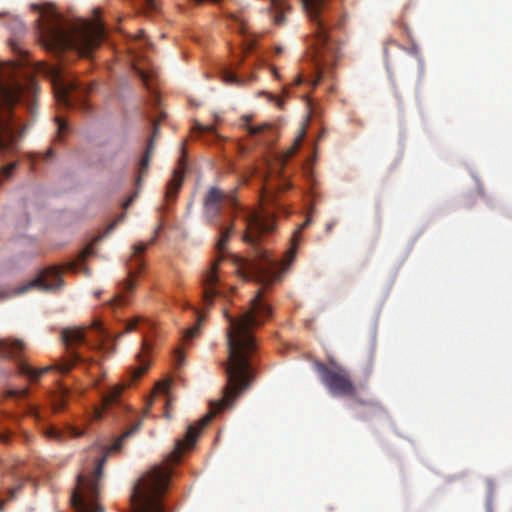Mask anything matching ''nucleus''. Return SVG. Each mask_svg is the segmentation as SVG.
I'll return each instance as SVG.
<instances>
[{"instance_id":"f257e3e1","label":"nucleus","mask_w":512,"mask_h":512,"mask_svg":"<svg viewBox=\"0 0 512 512\" xmlns=\"http://www.w3.org/2000/svg\"><path fill=\"white\" fill-rule=\"evenodd\" d=\"M224 315L229 326L226 331L228 360L224 363L227 383L223 397L211 404L212 411L199 421L198 426L190 425L187 428L185 438L176 442L174 450L167 457L170 464L180 461L182 451L194 446L200 430L211 422L216 413L232 407L235 399L250 387L253 380L252 358L258 348L254 330L272 315L271 307L263 299V289L257 291L250 300L249 308L239 317L231 316L227 310H224Z\"/></svg>"},{"instance_id":"f03ea898","label":"nucleus","mask_w":512,"mask_h":512,"mask_svg":"<svg viewBox=\"0 0 512 512\" xmlns=\"http://www.w3.org/2000/svg\"><path fill=\"white\" fill-rule=\"evenodd\" d=\"M308 217L294 232L291 238V247L286 251L282 262L272 258L268 250L262 247L260 237L275 228L274 216L266 211H250L245 216L246 230L243 241L253 249V258L243 260L240 273L244 280H253L263 286L270 285L280 278L281 268H287L294 260L301 231L311 224Z\"/></svg>"},{"instance_id":"7ed1b4c3","label":"nucleus","mask_w":512,"mask_h":512,"mask_svg":"<svg viewBox=\"0 0 512 512\" xmlns=\"http://www.w3.org/2000/svg\"><path fill=\"white\" fill-rule=\"evenodd\" d=\"M37 83L27 78L21 83L17 76V65L14 62L0 61V154L14 153L17 141L23 136L25 127H20L12 109L21 101L26 102L27 110L34 114L37 94Z\"/></svg>"},{"instance_id":"20e7f679","label":"nucleus","mask_w":512,"mask_h":512,"mask_svg":"<svg viewBox=\"0 0 512 512\" xmlns=\"http://www.w3.org/2000/svg\"><path fill=\"white\" fill-rule=\"evenodd\" d=\"M105 39V28L99 21L82 20L71 28L64 27L53 15L51 23L41 25V41L44 48L58 57L66 52L77 56L90 57Z\"/></svg>"},{"instance_id":"39448f33","label":"nucleus","mask_w":512,"mask_h":512,"mask_svg":"<svg viewBox=\"0 0 512 512\" xmlns=\"http://www.w3.org/2000/svg\"><path fill=\"white\" fill-rule=\"evenodd\" d=\"M326 0H305L304 8L314 24L309 40L312 60L315 65V78L310 84L315 87L322 79L330 77L340 58V48L330 35V31L342 25V19L333 21L326 13Z\"/></svg>"},{"instance_id":"423d86ee","label":"nucleus","mask_w":512,"mask_h":512,"mask_svg":"<svg viewBox=\"0 0 512 512\" xmlns=\"http://www.w3.org/2000/svg\"><path fill=\"white\" fill-rule=\"evenodd\" d=\"M142 426V420L135 422L111 445L104 449L103 456L97 460L94 470L89 474L77 476L76 487L71 494V504L75 512H103L99 504L100 485L99 481L103 474V466L113 452L122 447L124 440L135 434Z\"/></svg>"},{"instance_id":"0eeeda50","label":"nucleus","mask_w":512,"mask_h":512,"mask_svg":"<svg viewBox=\"0 0 512 512\" xmlns=\"http://www.w3.org/2000/svg\"><path fill=\"white\" fill-rule=\"evenodd\" d=\"M169 467L155 466L134 485L130 496V512H164L162 496L168 488Z\"/></svg>"},{"instance_id":"6e6552de","label":"nucleus","mask_w":512,"mask_h":512,"mask_svg":"<svg viewBox=\"0 0 512 512\" xmlns=\"http://www.w3.org/2000/svg\"><path fill=\"white\" fill-rule=\"evenodd\" d=\"M108 336L109 334L100 320H94L90 327L82 326L63 329L61 331V340L65 347L71 350V353L69 359L59 366V370L66 373L76 365L88 369L89 365L96 364L93 360L83 358L73 349L82 344L87 345L90 349H103V342Z\"/></svg>"},{"instance_id":"1a4fd4ad","label":"nucleus","mask_w":512,"mask_h":512,"mask_svg":"<svg viewBox=\"0 0 512 512\" xmlns=\"http://www.w3.org/2000/svg\"><path fill=\"white\" fill-rule=\"evenodd\" d=\"M50 77L54 95L58 104L66 108H79L88 112L90 105L84 99L90 87L82 85L62 64L49 66L45 71Z\"/></svg>"},{"instance_id":"9d476101","label":"nucleus","mask_w":512,"mask_h":512,"mask_svg":"<svg viewBox=\"0 0 512 512\" xmlns=\"http://www.w3.org/2000/svg\"><path fill=\"white\" fill-rule=\"evenodd\" d=\"M315 368L329 393L335 397H351L357 394V388L350 373L343 367H328L322 362H315Z\"/></svg>"},{"instance_id":"9b49d317","label":"nucleus","mask_w":512,"mask_h":512,"mask_svg":"<svg viewBox=\"0 0 512 512\" xmlns=\"http://www.w3.org/2000/svg\"><path fill=\"white\" fill-rule=\"evenodd\" d=\"M204 214L208 221L217 224L219 217L226 213V210H235L237 207V199L235 191L228 193L223 192L219 188L210 187L203 200Z\"/></svg>"},{"instance_id":"f8f14e48","label":"nucleus","mask_w":512,"mask_h":512,"mask_svg":"<svg viewBox=\"0 0 512 512\" xmlns=\"http://www.w3.org/2000/svg\"><path fill=\"white\" fill-rule=\"evenodd\" d=\"M160 227H158L155 231L157 234ZM156 239V235H154L149 243L138 242L133 246V251L130 259L127 262L128 267V278L123 283V294L117 295L113 300V305L122 306L126 304L125 295L126 293L131 294L135 289V278L137 275L143 270L144 262L141 258L143 253L146 251L147 247L152 244Z\"/></svg>"},{"instance_id":"ddd939ff","label":"nucleus","mask_w":512,"mask_h":512,"mask_svg":"<svg viewBox=\"0 0 512 512\" xmlns=\"http://www.w3.org/2000/svg\"><path fill=\"white\" fill-rule=\"evenodd\" d=\"M164 116L165 115H162L159 117V119H154L152 121V134H151L150 138L148 139L146 150H145L143 157L139 163L138 175H137L136 181H135L136 189L132 193V195L123 203V208L125 210L134 202V200L138 197V195L140 193L143 178L147 174L150 159L154 152L156 141L160 135V129H159L160 122L162 121Z\"/></svg>"},{"instance_id":"4468645a","label":"nucleus","mask_w":512,"mask_h":512,"mask_svg":"<svg viewBox=\"0 0 512 512\" xmlns=\"http://www.w3.org/2000/svg\"><path fill=\"white\" fill-rule=\"evenodd\" d=\"M63 286L61 270L57 267H48L40 271L37 277L28 283L18 287L16 294H23L31 289L51 292L60 289Z\"/></svg>"},{"instance_id":"2eb2a0df","label":"nucleus","mask_w":512,"mask_h":512,"mask_svg":"<svg viewBox=\"0 0 512 512\" xmlns=\"http://www.w3.org/2000/svg\"><path fill=\"white\" fill-rule=\"evenodd\" d=\"M224 259L223 255H219L215 261H213L210 267L203 273L201 284H202V303L206 309H209L214 302V299L220 295V290L217 288L220 284L218 266L219 263Z\"/></svg>"},{"instance_id":"dca6fc26","label":"nucleus","mask_w":512,"mask_h":512,"mask_svg":"<svg viewBox=\"0 0 512 512\" xmlns=\"http://www.w3.org/2000/svg\"><path fill=\"white\" fill-rule=\"evenodd\" d=\"M243 127L246 129L250 136H257L256 145L264 146L265 148H271L276 139L277 131L273 124L263 123L261 125H251V116L243 117Z\"/></svg>"},{"instance_id":"f3484780","label":"nucleus","mask_w":512,"mask_h":512,"mask_svg":"<svg viewBox=\"0 0 512 512\" xmlns=\"http://www.w3.org/2000/svg\"><path fill=\"white\" fill-rule=\"evenodd\" d=\"M185 171L186 162L184 157H181L178 161V167L173 171V176L166 186L165 197L167 200L176 198L177 193L182 186Z\"/></svg>"},{"instance_id":"a211bd4d","label":"nucleus","mask_w":512,"mask_h":512,"mask_svg":"<svg viewBox=\"0 0 512 512\" xmlns=\"http://www.w3.org/2000/svg\"><path fill=\"white\" fill-rule=\"evenodd\" d=\"M123 391V387L116 385L111 387L110 390L102 395V405L101 407L94 408V419H101L103 413L109 410L112 406L118 405L120 403V396Z\"/></svg>"},{"instance_id":"6ab92c4d","label":"nucleus","mask_w":512,"mask_h":512,"mask_svg":"<svg viewBox=\"0 0 512 512\" xmlns=\"http://www.w3.org/2000/svg\"><path fill=\"white\" fill-rule=\"evenodd\" d=\"M151 344L147 340H143L141 351L136 355L138 366L131 370V380L136 381L140 379L149 369V353Z\"/></svg>"},{"instance_id":"aec40b11","label":"nucleus","mask_w":512,"mask_h":512,"mask_svg":"<svg viewBox=\"0 0 512 512\" xmlns=\"http://www.w3.org/2000/svg\"><path fill=\"white\" fill-rule=\"evenodd\" d=\"M273 23L276 26H283L287 23V15L291 11V6L286 0H269Z\"/></svg>"},{"instance_id":"412c9836","label":"nucleus","mask_w":512,"mask_h":512,"mask_svg":"<svg viewBox=\"0 0 512 512\" xmlns=\"http://www.w3.org/2000/svg\"><path fill=\"white\" fill-rule=\"evenodd\" d=\"M66 434L72 438H79L82 437L85 434V432L72 425H67L65 431L56 429L55 427L52 426L47 427L44 430V435L47 438L54 439L56 441H62L65 438Z\"/></svg>"},{"instance_id":"4be33fe9","label":"nucleus","mask_w":512,"mask_h":512,"mask_svg":"<svg viewBox=\"0 0 512 512\" xmlns=\"http://www.w3.org/2000/svg\"><path fill=\"white\" fill-rule=\"evenodd\" d=\"M25 345L21 340H0V353L10 358H18L24 351Z\"/></svg>"},{"instance_id":"5701e85b","label":"nucleus","mask_w":512,"mask_h":512,"mask_svg":"<svg viewBox=\"0 0 512 512\" xmlns=\"http://www.w3.org/2000/svg\"><path fill=\"white\" fill-rule=\"evenodd\" d=\"M305 128L302 127L299 131V134L295 137L294 139V142L293 144L290 146L289 149H287L286 151L282 152L280 155H279V161L281 163L282 166H284L286 164V162L293 156L295 155V153L299 150L303 140H304V137H305Z\"/></svg>"},{"instance_id":"b1692460","label":"nucleus","mask_w":512,"mask_h":512,"mask_svg":"<svg viewBox=\"0 0 512 512\" xmlns=\"http://www.w3.org/2000/svg\"><path fill=\"white\" fill-rule=\"evenodd\" d=\"M184 308L192 309L197 314L196 324L193 327L186 329L183 335L184 341H190L199 334L200 327L204 321V316L195 307L191 306L188 302L184 303Z\"/></svg>"},{"instance_id":"393cba45","label":"nucleus","mask_w":512,"mask_h":512,"mask_svg":"<svg viewBox=\"0 0 512 512\" xmlns=\"http://www.w3.org/2000/svg\"><path fill=\"white\" fill-rule=\"evenodd\" d=\"M49 370L50 367H44L41 369L33 368L22 360L18 363V372L21 375L29 377L31 380H37Z\"/></svg>"},{"instance_id":"a878e982","label":"nucleus","mask_w":512,"mask_h":512,"mask_svg":"<svg viewBox=\"0 0 512 512\" xmlns=\"http://www.w3.org/2000/svg\"><path fill=\"white\" fill-rule=\"evenodd\" d=\"M93 252L94 251H93L92 246L86 247L84 249V251L81 253V255L79 256L78 260L73 263H70L68 265V269L72 272H77L79 270H82L85 275H89L90 274L89 270L86 267L84 261H85L86 257H88L89 255H92Z\"/></svg>"},{"instance_id":"bb28decb","label":"nucleus","mask_w":512,"mask_h":512,"mask_svg":"<svg viewBox=\"0 0 512 512\" xmlns=\"http://www.w3.org/2000/svg\"><path fill=\"white\" fill-rule=\"evenodd\" d=\"M234 224L231 222L229 226H225L224 224L219 225L220 238L216 244V248L219 252L225 250L227 243L230 239V236L233 232Z\"/></svg>"},{"instance_id":"cd10ccee","label":"nucleus","mask_w":512,"mask_h":512,"mask_svg":"<svg viewBox=\"0 0 512 512\" xmlns=\"http://www.w3.org/2000/svg\"><path fill=\"white\" fill-rule=\"evenodd\" d=\"M135 5L138 6V10L143 13L154 12L158 9L156 0H135Z\"/></svg>"},{"instance_id":"c85d7f7f","label":"nucleus","mask_w":512,"mask_h":512,"mask_svg":"<svg viewBox=\"0 0 512 512\" xmlns=\"http://www.w3.org/2000/svg\"><path fill=\"white\" fill-rule=\"evenodd\" d=\"M17 166H18V162H12V163H9V164L3 166L0 169V185L2 184L4 179L11 178V176Z\"/></svg>"},{"instance_id":"c756f323","label":"nucleus","mask_w":512,"mask_h":512,"mask_svg":"<svg viewBox=\"0 0 512 512\" xmlns=\"http://www.w3.org/2000/svg\"><path fill=\"white\" fill-rule=\"evenodd\" d=\"M67 397H68V391L67 390L61 391V393L59 394L57 399H55L52 404L54 412H59L62 409H64V407L66 406Z\"/></svg>"},{"instance_id":"7c9ffc66","label":"nucleus","mask_w":512,"mask_h":512,"mask_svg":"<svg viewBox=\"0 0 512 512\" xmlns=\"http://www.w3.org/2000/svg\"><path fill=\"white\" fill-rule=\"evenodd\" d=\"M222 77H223V81L226 84L236 85V86H242L244 84V81L242 79H240L235 73L228 71V70L223 73Z\"/></svg>"},{"instance_id":"2f4dec72","label":"nucleus","mask_w":512,"mask_h":512,"mask_svg":"<svg viewBox=\"0 0 512 512\" xmlns=\"http://www.w3.org/2000/svg\"><path fill=\"white\" fill-rule=\"evenodd\" d=\"M56 122H57V136H56V140L57 141H61L62 140V135L69 131V126L60 117L56 118Z\"/></svg>"},{"instance_id":"473e14b6","label":"nucleus","mask_w":512,"mask_h":512,"mask_svg":"<svg viewBox=\"0 0 512 512\" xmlns=\"http://www.w3.org/2000/svg\"><path fill=\"white\" fill-rule=\"evenodd\" d=\"M28 394H29L28 388L19 389V390L12 389L7 392L8 397L17 398V399H24L28 396Z\"/></svg>"},{"instance_id":"72a5a7b5","label":"nucleus","mask_w":512,"mask_h":512,"mask_svg":"<svg viewBox=\"0 0 512 512\" xmlns=\"http://www.w3.org/2000/svg\"><path fill=\"white\" fill-rule=\"evenodd\" d=\"M25 411L28 415L35 418L37 421L41 420V415H40V412H39V409L37 406H35L33 404H27Z\"/></svg>"},{"instance_id":"f704fd0d","label":"nucleus","mask_w":512,"mask_h":512,"mask_svg":"<svg viewBox=\"0 0 512 512\" xmlns=\"http://www.w3.org/2000/svg\"><path fill=\"white\" fill-rule=\"evenodd\" d=\"M232 18L237 24V31L241 34L246 33V22L241 16L232 15Z\"/></svg>"},{"instance_id":"c9c22d12","label":"nucleus","mask_w":512,"mask_h":512,"mask_svg":"<svg viewBox=\"0 0 512 512\" xmlns=\"http://www.w3.org/2000/svg\"><path fill=\"white\" fill-rule=\"evenodd\" d=\"M124 218H125V213H122L121 215H119V217L116 220H114L111 224L108 225L103 236L110 234L115 229V227L120 222H122L124 220Z\"/></svg>"},{"instance_id":"e433bc0d","label":"nucleus","mask_w":512,"mask_h":512,"mask_svg":"<svg viewBox=\"0 0 512 512\" xmlns=\"http://www.w3.org/2000/svg\"><path fill=\"white\" fill-rule=\"evenodd\" d=\"M156 389L164 394H168L169 392V389H170V382L169 381H163V382H159L157 385H156Z\"/></svg>"},{"instance_id":"4c0bfd02","label":"nucleus","mask_w":512,"mask_h":512,"mask_svg":"<svg viewBox=\"0 0 512 512\" xmlns=\"http://www.w3.org/2000/svg\"><path fill=\"white\" fill-rule=\"evenodd\" d=\"M141 321V318H135L126 324L125 332H130L136 329L137 325Z\"/></svg>"},{"instance_id":"58836bf2","label":"nucleus","mask_w":512,"mask_h":512,"mask_svg":"<svg viewBox=\"0 0 512 512\" xmlns=\"http://www.w3.org/2000/svg\"><path fill=\"white\" fill-rule=\"evenodd\" d=\"M196 129L200 132V133H214L215 130H214V127L213 126H206V125H202L200 123H197L196 124Z\"/></svg>"},{"instance_id":"ea45409f","label":"nucleus","mask_w":512,"mask_h":512,"mask_svg":"<svg viewBox=\"0 0 512 512\" xmlns=\"http://www.w3.org/2000/svg\"><path fill=\"white\" fill-rule=\"evenodd\" d=\"M21 489V486H17V487H14V488H11L8 492V495H9V499L10 500H13L16 498L17 496V493L20 491Z\"/></svg>"},{"instance_id":"a19ab883","label":"nucleus","mask_w":512,"mask_h":512,"mask_svg":"<svg viewBox=\"0 0 512 512\" xmlns=\"http://www.w3.org/2000/svg\"><path fill=\"white\" fill-rule=\"evenodd\" d=\"M32 9H34L37 12H39L41 14V16H43V17H44V15L46 13L44 7L39 5V4H33L32 5Z\"/></svg>"},{"instance_id":"79ce46f5","label":"nucleus","mask_w":512,"mask_h":512,"mask_svg":"<svg viewBox=\"0 0 512 512\" xmlns=\"http://www.w3.org/2000/svg\"><path fill=\"white\" fill-rule=\"evenodd\" d=\"M137 73H138V76L141 78V80L143 81V83L145 85H147V82H148V77H147V74L142 71V70H137Z\"/></svg>"},{"instance_id":"37998d69","label":"nucleus","mask_w":512,"mask_h":512,"mask_svg":"<svg viewBox=\"0 0 512 512\" xmlns=\"http://www.w3.org/2000/svg\"><path fill=\"white\" fill-rule=\"evenodd\" d=\"M424 75V62L422 59H419V77L422 78Z\"/></svg>"},{"instance_id":"c03bdc74","label":"nucleus","mask_w":512,"mask_h":512,"mask_svg":"<svg viewBox=\"0 0 512 512\" xmlns=\"http://www.w3.org/2000/svg\"><path fill=\"white\" fill-rule=\"evenodd\" d=\"M334 226H335V222H329V223H327V224H326V227H325V231H326L327 233H330V232L333 230Z\"/></svg>"},{"instance_id":"a18cd8bd","label":"nucleus","mask_w":512,"mask_h":512,"mask_svg":"<svg viewBox=\"0 0 512 512\" xmlns=\"http://www.w3.org/2000/svg\"><path fill=\"white\" fill-rule=\"evenodd\" d=\"M165 403H166V406H169L170 404V400L168 398L165 399ZM165 415L167 418H170V414H169V410H168V407H166V412H165Z\"/></svg>"},{"instance_id":"49530a36","label":"nucleus","mask_w":512,"mask_h":512,"mask_svg":"<svg viewBox=\"0 0 512 512\" xmlns=\"http://www.w3.org/2000/svg\"><path fill=\"white\" fill-rule=\"evenodd\" d=\"M53 154H54V152L52 149L48 150V152L46 153L45 159L49 160L50 158L53 157Z\"/></svg>"},{"instance_id":"de8ad7c7","label":"nucleus","mask_w":512,"mask_h":512,"mask_svg":"<svg viewBox=\"0 0 512 512\" xmlns=\"http://www.w3.org/2000/svg\"><path fill=\"white\" fill-rule=\"evenodd\" d=\"M303 81H304V80H303V78H302L301 76H297V77L295 78V84H296V85H300V84H302V83H303Z\"/></svg>"},{"instance_id":"09e8293b","label":"nucleus","mask_w":512,"mask_h":512,"mask_svg":"<svg viewBox=\"0 0 512 512\" xmlns=\"http://www.w3.org/2000/svg\"><path fill=\"white\" fill-rule=\"evenodd\" d=\"M5 504H6V500H0V512L4 511Z\"/></svg>"},{"instance_id":"8fccbe9b","label":"nucleus","mask_w":512,"mask_h":512,"mask_svg":"<svg viewBox=\"0 0 512 512\" xmlns=\"http://www.w3.org/2000/svg\"><path fill=\"white\" fill-rule=\"evenodd\" d=\"M282 51H283V48H282L281 46H278V47H276V48H275V54H276V55L281 54V53H282Z\"/></svg>"},{"instance_id":"3c124183","label":"nucleus","mask_w":512,"mask_h":512,"mask_svg":"<svg viewBox=\"0 0 512 512\" xmlns=\"http://www.w3.org/2000/svg\"><path fill=\"white\" fill-rule=\"evenodd\" d=\"M92 383H93V386H94V387H97V386L99 385V380H98V379H96V378L93 376Z\"/></svg>"},{"instance_id":"603ef678","label":"nucleus","mask_w":512,"mask_h":512,"mask_svg":"<svg viewBox=\"0 0 512 512\" xmlns=\"http://www.w3.org/2000/svg\"><path fill=\"white\" fill-rule=\"evenodd\" d=\"M143 37H144V31L141 30V31H139L138 39H142Z\"/></svg>"},{"instance_id":"864d4df0","label":"nucleus","mask_w":512,"mask_h":512,"mask_svg":"<svg viewBox=\"0 0 512 512\" xmlns=\"http://www.w3.org/2000/svg\"><path fill=\"white\" fill-rule=\"evenodd\" d=\"M150 406H151V403L146 407V409H145V414H148V411H149V409H150Z\"/></svg>"},{"instance_id":"5fc2aeb1","label":"nucleus","mask_w":512,"mask_h":512,"mask_svg":"<svg viewBox=\"0 0 512 512\" xmlns=\"http://www.w3.org/2000/svg\"><path fill=\"white\" fill-rule=\"evenodd\" d=\"M266 197H268V195L266 194V192H264L263 195H262L263 201H265Z\"/></svg>"}]
</instances>
